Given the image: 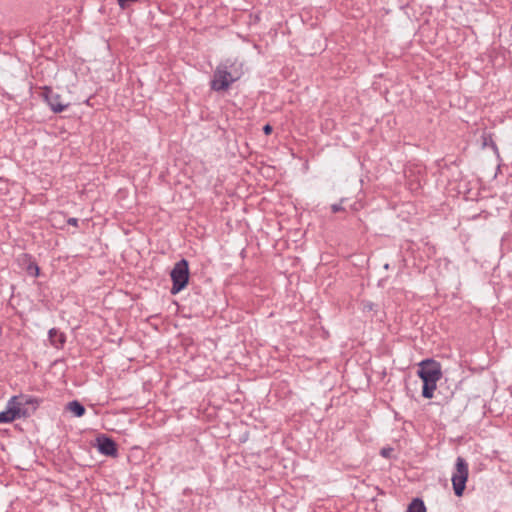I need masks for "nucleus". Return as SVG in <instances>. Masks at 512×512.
<instances>
[{
    "instance_id": "obj_1",
    "label": "nucleus",
    "mask_w": 512,
    "mask_h": 512,
    "mask_svg": "<svg viewBox=\"0 0 512 512\" xmlns=\"http://www.w3.org/2000/svg\"><path fill=\"white\" fill-rule=\"evenodd\" d=\"M417 375L423 381L422 395L432 398L437 387V382L442 377L441 365L432 359H426L419 363Z\"/></svg>"
},
{
    "instance_id": "obj_2",
    "label": "nucleus",
    "mask_w": 512,
    "mask_h": 512,
    "mask_svg": "<svg viewBox=\"0 0 512 512\" xmlns=\"http://www.w3.org/2000/svg\"><path fill=\"white\" fill-rule=\"evenodd\" d=\"M229 66L227 63L220 64L213 76V80L211 81V87L215 91H223L227 90L232 83L237 81L241 72L238 70L229 71Z\"/></svg>"
},
{
    "instance_id": "obj_3",
    "label": "nucleus",
    "mask_w": 512,
    "mask_h": 512,
    "mask_svg": "<svg viewBox=\"0 0 512 512\" xmlns=\"http://www.w3.org/2000/svg\"><path fill=\"white\" fill-rule=\"evenodd\" d=\"M171 279L173 282L171 293L177 294L181 290H183L189 280V268H188V262L184 259L177 262L172 271H171Z\"/></svg>"
},
{
    "instance_id": "obj_4",
    "label": "nucleus",
    "mask_w": 512,
    "mask_h": 512,
    "mask_svg": "<svg viewBox=\"0 0 512 512\" xmlns=\"http://www.w3.org/2000/svg\"><path fill=\"white\" fill-rule=\"evenodd\" d=\"M468 474V464L462 457H458L456 459L455 471L453 472L451 479L454 493L458 497L463 495L468 479Z\"/></svg>"
},
{
    "instance_id": "obj_5",
    "label": "nucleus",
    "mask_w": 512,
    "mask_h": 512,
    "mask_svg": "<svg viewBox=\"0 0 512 512\" xmlns=\"http://www.w3.org/2000/svg\"><path fill=\"white\" fill-rule=\"evenodd\" d=\"M22 414V403L18 397H12L4 411L0 412V423H9L19 418Z\"/></svg>"
},
{
    "instance_id": "obj_6",
    "label": "nucleus",
    "mask_w": 512,
    "mask_h": 512,
    "mask_svg": "<svg viewBox=\"0 0 512 512\" xmlns=\"http://www.w3.org/2000/svg\"><path fill=\"white\" fill-rule=\"evenodd\" d=\"M43 96L50 108L56 113L62 112L69 106L68 102H64L59 94L54 93L52 89L48 87L44 88Z\"/></svg>"
},
{
    "instance_id": "obj_7",
    "label": "nucleus",
    "mask_w": 512,
    "mask_h": 512,
    "mask_svg": "<svg viewBox=\"0 0 512 512\" xmlns=\"http://www.w3.org/2000/svg\"><path fill=\"white\" fill-rule=\"evenodd\" d=\"M97 446L100 453L107 456H116L117 448L114 441L105 436H101L97 438Z\"/></svg>"
},
{
    "instance_id": "obj_8",
    "label": "nucleus",
    "mask_w": 512,
    "mask_h": 512,
    "mask_svg": "<svg viewBox=\"0 0 512 512\" xmlns=\"http://www.w3.org/2000/svg\"><path fill=\"white\" fill-rule=\"evenodd\" d=\"M66 409L76 417H81L85 414L84 406L76 400L69 402L66 406Z\"/></svg>"
},
{
    "instance_id": "obj_9",
    "label": "nucleus",
    "mask_w": 512,
    "mask_h": 512,
    "mask_svg": "<svg viewBox=\"0 0 512 512\" xmlns=\"http://www.w3.org/2000/svg\"><path fill=\"white\" fill-rule=\"evenodd\" d=\"M49 338L51 340V343L56 347L62 345L65 342L64 335L57 331L56 329H51L49 331Z\"/></svg>"
},
{
    "instance_id": "obj_10",
    "label": "nucleus",
    "mask_w": 512,
    "mask_h": 512,
    "mask_svg": "<svg viewBox=\"0 0 512 512\" xmlns=\"http://www.w3.org/2000/svg\"><path fill=\"white\" fill-rule=\"evenodd\" d=\"M407 512H426V507L422 500L416 498L410 503Z\"/></svg>"
},
{
    "instance_id": "obj_11",
    "label": "nucleus",
    "mask_w": 512,
    "mask_h": 512,
    "mask_svg": "<svg viewBox=\"0 0 512 512\" xmlns=\"http://www.w3.org/2000/svg\"><path fill=\"white\" fill-rule=\"evenodd\" d=\"M27 271H28V273H30L34 276L39 275V267L35 263H30L29 266L27 267Z\"/></svg>"
},
{
    "instance_id": "obj_12",
    "label": "nucleus",
    "mask_w": 512,
    "mask_h": 512,
    "mask_svg": "<svg viewBox=\"0 0 512 512\" xmlns=\"http://www.w3.org/2000/svg\"><path fill=\"white\" fill-rule=\"evenodd\" d=\"M393 449L392 448H383L381 450V455L385 458H388L391 456V453H392Z\"/></svg>"
},
{
    "instance_id": "obj_13",
    "label": "nucleus",
    "mask_w": 512,
    "mask_h": 512,
    "mask_svg": "<svg viewBox=\"0 0 512 512\" xmlns=\"http://www.w3.org/2000/svg\"><path fill=\"white\" fill-rule=\"evenodd\" d=\"M331 209L334 213L338 212V211H341L343 208L341 206V204H333L331 206Z\"/></svg>"
},
{
    "instance_id": "obj_14",
    "label": "nucleus",
    "mask_w": 512,
    "mask_h": 512,
    "mask_svg": "<svg viewBox=\"0 0 512 512\" xmlns=\"http://www.w3.org/2000/svg\"><path fill=\"white\" fill-rule=\"evenodd\" d=\"M263 130H264L265 134H270L271 131H272V127L267 124V125L264 126Z\"/></svg>"
},
{
    "instance_id": "obj_15",
    "label": "nucleus",
    "mask_w": 512,
    "mask_h": 512,
    "mask_svg": "<svg viewBox=\"0 0 512 512\" xmlns=\"http://www.w3.org/2000/svg\"><path fill=\"white\" fill-rule=\"evenodd\" d=\"M77 222H78V220H77L76 218H70V219L68 220V223H69L70 225H73V226H76V225H77Z\"/></svg>"
},
{
    "instance_id": "obj_16",
    "label": "nucleus",
    "mask_w": 512,
    "mask_h": 512,
    "mask_svg": "<svg viewBox=\"0 0 512 512\" xmlns=\"http://www.w3.org/2000/svg\"><path fill=\"white\" fill-rule=\"evenodd\" d=\"M365 307L371 310V309H373V304H372V303H369V304H367Z\"/></svg>"
}]
</instances>
